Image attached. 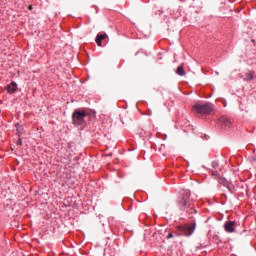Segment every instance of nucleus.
<instances>
[{
	"label": "nucleus",
	"instance_id": "8",
	"mask_svg": "<svg viewBox=\"0 0 256 256\" xmlns=\"http://www.w3.org/2000/svg\"><path fill=\"white\" fill-rule=\"evenodd\" d=\"M6 89L8 93H15V91H17V83L12 82L11 84L6 86Z\"/></svg>",
	"mask_w": 256,
	"mask_h": 256
},
{
	"label": "nucleus",
	"instance_id": "14",
	"mask_svg": "<svg viewBox=\"0 0 256 256\" xmlns=\"http://www.w3.org/2000/svg\"><path fill=\"white\" fill-rule=\"evenodd\" d=\"M16 145H20V146L23 145V141L21 140V138L17 140Z\"/></svg>",
	"mask_w": 256,
	"mask_h": 256
},
{
	"label": "nucleus",
	"instance_id": "2",
	"mask_svg": "<svg viewBox=\"0 0 256 256\" xmlns=\"http://www.w3.org/2000/svg\"><path fill=\"white\" fill-rule=\"evenodd\" d=\"M192 110L200 115H209L213 111V105L211 103L195 104Z\"/></svg>",
	"mask_w": 256,
	"mask_h": 256
},
{
	"label": "nucleus",
	"instance_id": "1",
	"mask_svg": "<svg viewBox=\"0 0 256 256\" xmlns=\"http://www.w3.org/2000/svg\"><path fill=\"white\" fill-rule=\"evenodd\" d=\"M178 205L182 211L193 209V200H191V191L185 190L183 196L179 199Z\"/></svg>",
	"mask_w": 256,
	"mask_h": 256
},
{
	"label": "nucleus",
	"instance_id": "4",
	"mask_svg": "<svg viewBox=\"0 0 256 256\" xmlns=\"http://www.w3.org/2000/svg\"><path fill=\"white\" fill-rule=\"evenodd\" d=\"M177 230L182 234L185 235L186 237H191V234L195 232V224L193 225H183V226H178Z\"/></svg>",
	"mask_w": 256,
	"mask_h": 256
},
{
	"label": "nucleus",
	"instance_id": "15",
	"mask_svg": "<svg viewBox=\"0 0 256 256\" xmlns=\"http://www.w3.org/2000/svg\"><path fill=\"white\" fill-rule=\"evenodd\" d=\"M167 239H173V233H169Z\"/></svg>",
	"mask_w": 256,
	"mask_h": 256
},
{
	"label": "nucleus",
	"instance_id": "18",
	"mask_svg": "<svg viewBox=\"0 0 256 256\" xmlns=\"http://www.w3.org/2000/svg\"><path fill=\"white\" fill-rule=\"evenodd\" d=\"M194 213H197V210H194Z\"/></svg>",
	"mask_w": 256,
	"mask_h": 256
},
{
	"label": "nucleus",
	"instance_id": "16",
	"mask_svg": "<svg viewBox=\"0 0 256 256\" xmlns=\"http://www.w3.org/2000/svg\"><path fill=\"white\" fill-rule=\"evenodd\" d=\"M211 175H213L214 177H217V172H211Z\"/></svg>",
	"mask_w": 256,
	"mask_h": 256
},
{
	"label": "nucleus",
	"instance_id": "5",
	"mask_svg": "<svg viewBox=\"0 0 256 256\" xmlns=\"http://www.w3.org/2000/svg\"><path fill=\"white\" fill-rule=\"evenodd\" d=\"M235 227H237V222L227 221L224 225V229L227 233H235Z\"/></svg>",
	"mask_w": 256,
	"mask_h": 256
},
{
	"label": "nucleus",
	"instance_id": "9",
	"mask_svg": "<svg viewBox=\"0 0 256 256\" xmlns=\"http://www.w3.org/2000/svg\"><path fill=\"white\" fill-rule=\"evenodd\" d=\"M255 79V71H249L245 74L244 81H253Z\"/></svg>",
	"mask_w": 256,
	"mask_h": 256
},
{
	"label": "nucleus",
	"instance_id": "17",
	"mask_svg": "<svg viewBox=\"0 0 256 256\" xmlns=\"http://www.w3.org/2000/svg\"><path fill=\"white\" fill-rule=\"evenodd\" d=\"M28 9H29V11H32L33 10V5H29Z\"/></svg>",
	"mask_w": 256,
	"mask_h": 256
},
{
	"label": "nucleus",
	"instance_id": "3",
	"mask_svg": "<svg viewBox=\"0 0 256 256\" xmlns=\"http://www.w3.org/2000/svg\"><path fill=\"white\" fill-rule=\"evenodd\" d=\"M87 118V112L76 110L72 114L73 125H83L85 119Z\"/></svg>",
	"mask_w": 256,
	"mask_h": 256
},
{
	"label": "nucleus",
	"instance_id": "7",
	"mask_svg": "<svg viewBox=\"0 0 256 256\" xmlns=\"http://www.w3.org/2000/svg\"><path fill=\"white\" fill-rule=\"evenodd\" d=\"M220 123H222V125L224 126V129H231V125H232L231 120L227 118H221Z\"/></svg>",
	"mask_w": 256,
	"mask_h": 256
},
{
	"label": "nucleus",
	"instance_id": "12",
	"mask_svg": "<svg viewBox=\"0 0 256 256\" xmlns=\"http://www.w3.org/2000/svg\"><path fill=\"white\" fill-rule=\"evenodd\" d=\"M219 183L220 185H223L224 187H227V184L229 183V181H227L225 178H219Z\"/></svg>",
	"mask_w": 256,
	"mask_h": 256
},
{
	"label": "nucleus",
	"instance_id": "11",
	"mask_svg": "<svg viewBox=\"0 0 256 256\" xmlns=\"http://www.w3.org/2000/svg\"><path fill=\"white\" fill-rule=\"evenodd\" d=\"M226 188L228 189V191H230V193H233L235 191V186L231 182L227 183Z\"/></svg>",
	"mask_w": 256,
	"mask_h": 256
},
{
	"label": "nucleus",
	"instance_id": "6",
	"mask_svg": "<svg viewBox=\"0 0 256 256\" xmlns=\"http://www.w3.org/2000/svg\"><path fill=\"white\" fill-rule=\"evenodd\" d=\"M105 39H107V34H97L95 41L98 47H102L101 42L105 41Z\"/></svg>",
	"mask_w": 256,
	"mask_h": 256
},
{
	"label": "nucleus",
	"instance_id": "10",
	"mask_svg": "<svg viewBox=\"0 0 256 256\" xmlns=\"http://www.w3.org/2000/svg\"><path fill=\"white\" fill-rule=\"evenodd\" d=\"M177 75H179L180 77H183L185 75V69L183 68V66H179L176 70Z\"/></svg>",
	"mask_w": 256,
	"mask_h": 256
},
{
	"label": "nucleus",
	"instance_id": "13",
	"mask_svg": "<svg viewBox=\"0 0 256 256\" xmlns=\"http://www.w3.org/2000/svg\"><path fill=\"white\" fill-rule=\"evenodd\" d=\"M212 167H213L214 169H217V167H219V162L213 161V162H212Z\"/></svg>",
	"mask_w": 256,
	"mask_h": 256
}]
</instances>
